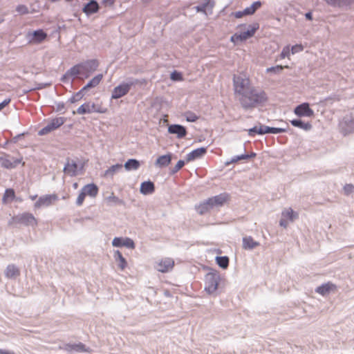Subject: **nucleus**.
I'll use <instances>...</instances> for the list:
<instances>
[{"instance_id":"63","label":"nucleus","mask_w":354,"mask_h":354,"mask_svg":"<svg viewBox=\"0 0 354 354\" xmlns=\"http://www.w3.org/2000/svg\"><path fill=\"white\" fill-rule=\"evenodd\" d=\"M36 198H37V196H31V199H32V200H35Z\"/></svg>"},{"instance_id":"53","label":"nucleus","mask_w":354,"mask_h":354,"mask_svg":"<svg viewBox=\"0 0 354 354\" xmlns=\"http://www.w3.org/2000/svg\"><path fill=\"white\" fill-rule=\"evenodd\" d=\"M198 118V117L193 113H189L187 116V120L189 122H195Z\"/></svg>"},{"instance_id":"4","label":"nucleus","mask_w":354,"mask_h":354,"mask_svg":"<svg viewBox=\"0 0 354 354\" xmlns=\"http://www.w3.org/2000/svg\"><path fill=\"white\" fill-rule=\"evenodd\" d=\"M66 122V118L64 117H59L52 119L46 127L42 128L39 131V135L44 136L49 133L50 132L58 129Z\"/></svg>"},{"instance_id":"10","label":"nucleus","mask_w":354,"mask_h":354,"mask_svg":"<svg viewBox=\"0 0 354 354\" xmlns=\"http://www.w3.org/2000/svg\"><path fill=\"white\" fill-rule=\"evenodd\" d=\"M294 112L299 117H311L314 114L313 111L310 108L309 104L308 103H303L297 106L295 109Z\"/></svg>"},{"instance_id":"30","label":"nucleus","mask_w":354,"mask_h":354,"mask_svg":"<svg viewBox=\"0 0 354 354\" xmlns=\"http://www.w3.org/2000/svg\"><path fill=\"white\" fill-rule=\"evenodd\" d=\"M20 274L19 270L14 265H10L7 267L6 276L8 278L15 279Z\"/></svg>"},{"instance_id":"26","label":"nucleus","mask_w":354,"mask_h":354,"mask_svg":"<svg viewBox=\"0 0 354 354\" xmlns=\"http://www.w3.org/2000/svg\"><path fill=\"white\" fill-rule=\"evenodd\" d=\"M211 209H212V207L210 205L208 199L196 206V211L201 215L208 212Z\"/></svg>"},{"instance_id":"56","label":"nucleus","mask_w":354,"mask_h":354,"mask_svg":"<svg viewBox=\"0 0 354 354\" xmlns=\"http://www.w3.org/2000/svg\"><path fill=\"white\" fill-rule=\"evenodd\" d=\"M288 221H289L288 219H287V218H286L282 216V218L280 221V225L281 226H283L284 227H286L288 225Z\"/></svg>"},{"instance_id":"27","label":"nucleus","mask_w":354,"mask_h":354,"mask_svg":"<svg viewBox=\"0 0 354 354\" xmlns=\"http://www.w3.org/2000/svg\"><path fill=\"white\" fill-rule=\"evenodd\" d=\"M32 41L35 43H41L46 39L47 34L43 30H37L32 33Z\"/></svg>"},{"instance_id":"28","label":"nucleus","mask_w":354,"mask_h":354,"mask_svg":"<svg viewBox=\"0 0 354 354\" xmlns=\"http://www.w3.org/2000/svg\"><path fill=\"white\" fill-rule=\"evenodd\" d=\"M354 0H326V3L333 7H343L351 4Z\"/></svg>"},{"instance_id":"37","label":"nucleus","mask_w":354,"mask_h":354,"mask_svg":"<svg viewBox=\"0 0 354 354\" xmlns=\"http://www.w3.org/2000/svg\"><path fill=\"white\" fill-rule=\"evenodd\" d=\"M282 216L288 219L290 221H293L297 218L298 214L295 213L291 208L286 209L282 212Z\"/></svg>"},{"instance_id":"52","label":"nucleus","mask_w":354,"mask_h":354,"mask_svg":"<svg viewBox=\"0 0 354 354\" xmlns=\"http://www.w3.org/2000/svg\"><path fill=\"white\" fill-rule=\"evenodd\" d=\"M124 246L129 248H134L135 247L133 241L129 238L124 239Z\"/></svg>"},{"instance_id":"22","label":"nucleus","mask_w":354,"mask_h":354,"mask_svg":"<svg viewBox=\"0 0 354 354\" xmlns=\"http://www.w3.org/2000/svg\"><path fill=\"white\" fill-rule=\"evenodd\" d=\"M65 349L68 351L77 352H89V349L86 348L85 345L81 342L78 344H68L65 346Z\"/></svg>"},{"instance_id":"23","label":"nucleus","mask_w":354,"mask_h":354,"mask_svg":"<svg viewBox=\"0 0 354 354\" xmlns=\"http://www.w3.org/2000/svg\"><path fill=\"white\" fill-rule=\"evenodd\" d=\"M102 78H103L102 74H99V75L95 76L93 78H92L89 81V82L86 86H84L80 90V92H84V91H86L90 88H93V87L97 86L100 84V82L102 81Z\"/></svg>"},{"instance_id":"20","label":"nucleus","mask_w":354,"mask_h":354,"mask_svg":"<svg viewBox=\"0 0 354 354\" xmlns=\"http://www.w3.org/2000/svg\"><path fill=\"white\" fill-rule=\"evenodd\" d=\"M82 191L84 192L86 196L94 198L97 195L99 189L96 185L91 183L84 186Z\"/></svg>"},{"instance_id":"49","label":"nucleus","mask_w":354,"mask_h":354,"mask_svg":"<svg viewBox=\"0 0 354 354\" xmlns=\"http://www.w3.org/2000/svg\"><path fill=\"white\" fill-rule=\"evenodd\" d=\"M304 50V46L301 44H296L291 48V53L295 54Z\"/></svg>"},{"instance_id":"6","label":"nucleus","mask_w":354,"mask_h":354,"mask_svg":"<svg viewBox=\"0 0 354 354\" xmlns=\"http://www.w3.org/2000/svg\"><path fill=\"white\" fill-rule=\"evenodd\" d=\"M132 85H133V82L123 83L118 85V86L114 88L112 92L111 97L113 99H118L124 96L129 93Z\"/></svg>"},{"instance_id":"17","label":"nucleus","mask_w":354,"mask_h":354,"mask_svg":"<svg viewBox=\"0 0 354 354\" xmlns=\"http://www.w3.org/2000/svg\"><path fill=\"white\" fill-rule=\"evenodd\" d=\"M99 8L97 2L96 1L91 0L84 6L82 10L86 15H90L96 13L99 10Z\"/></svg>"},{"instance_id":"25","label":"nucleus","mask_w":354,"mask_h":354,"mask_svg":"<svg viewBox=\"0 0 354 354\" xmlns=\"http://www.w3.org/2000/svg\"><path fill=\"white\" fill-rule=\"evenodd\" d=\"M255 30H256V29H252L251 30H248V31L243 32L241 33L240 35L236 34L232 37L231 40L232 41H235L237 40H241V41L245 40L248 38L252 37L254 34Z\"/></svg>"},{"instance_id":"55","label":"nucleus","mask_w":354,"mask_h":354,"mask_svg":"<svg viewBox=\"0 0 354 354\" xmlns=\"http://www.w3.org/2000/svg\"><path fill=\"white\" fill-rule=\"evenodd\" d=\"M10 102V99L7 98L4 100L1 103H0V111H1L5 106L9 104Z\"/></svg>"},{"instance_id":"1","label":"nucleus","mask_w":354,"mask_h":354,"mask_svg":"<svg viewBox=\"0 0 354 354\" xmlns=\"http://www.w3.org/2000/svg\"><path fill=\"white\" fill-rule=\"evenodd\" d=\"M239 100L244 109H250L266 104L268 101V96L265 91L252 86L248 93L239 97Z\"/></svg>"},{"instance_id":"60","label":"nucleus","mask_w":354,"mask_h":354,"mask_svg":"<svg viewBox=\"0 0 354 354\" xmlns=\"http://www.w3.org/2000/svg\"><path fill=\"white\" fill-rule=\"evenodd\" d=\"M104 107L102 104H95V108Z\"/></svg>"},{"instance_id":"48","label":"nucleus","mask_w":354,"mask_h":354,"mask_svg":"<svg viewBox=\"0 0 354 354\" xmlns=\"http://www.w3.org/2000/svg\"><path fill=\"white\" fill-rule=\"evenodd\" d=\"M86 194H84V192H83L82 190H81V192L80 193L77 198V201H76V203L77 205L80 206L83 204L84 201V199H85V197H86Z\"/></svg>"},{"instance_id":"7","label":"nucleus","mask_w":354,"mask_h":354,"mask_svg":"<svg viewBox=\"0 0 354 354\" xmlns=\"http://www.w3.org/2000/svg\"><path fill=\"white\" fill-rule=\"evenodd\" d=\"M57 200L58 196L56 194L45 195L39 198L37 201L35 203V207L40 208L41 207H48Z\"/></svg>"},{"instance_id":"12","label":"nucleus","mask_w":354,"mask_h":354,"mask_svg":"<svg viewBox=\"0 0 354 354\" xmlns=\"http://www.w3.org/2000/svg\"><path fill=\"white\" fill-rule=\"evenodd\" d=\"M229 199L228 194L223 193L219 195L211 197L208 198L210 205L212 208L214 207L222 206Z\"/></svg>"},{"instance_id":"46","label":"nucleus","mask_w":354,"mask_h":354,"mask_svg":"<svg viewBox=\"0 0 354 354\" xmlns=\"http://www.w3.org/2000/svg\"><path fill=\"white\" fill-rule=\"evenodd\" d=\"M255 156H256L255 153H252L250 155H248V154L241 155V156H236L234 159L232 160V162H236L239 160L248 159L249 158H252V157H255Z\"/></svg>"},{"instance_id":"45","label":"nucleus","mask_w":354,"mask_h":354,"mask_svg":"<svg viewBox=\"0 0 354 354\" xmlns=\"http://www.w3.org/2000/svg\"><path fill=\"white\" fill-rule=\"evenodd\" d=\"M289 55H290V47H289V46H286L283 48V50L280 54V58L284 59L286 57H288Z\"/></svg>"},{"instance_id":"40","label":"nucleus","mask_w":354,"mask_h":354,"mask_svg":"<svg viewBox=\"0 0 354 354\" xmlns=\"http://www.w3.org/2000/svg\"><path fill=\"white\" fill-rule=\"evenodd\" d=\"M83 64L86 66V70L88 75H90L91 72L95 71L98 66V62L96 60H90Z\"/></svg>"},{"instance_id":"35","label":"nucleus","mask_w":354,"mask_h":354,"mask_svg":"<svg viewBox=\"0 0 354 354\" xmlns=\"http://www.w3.org/2000/svg\"><path fill=\"white\" fill-rule=\"evenodd\" d=\"M140 162L138 160L136 159H129L128 160L126 163L124 164V168L128 170H136L140 167Z\"/></svg>"},{"instance_id":"14","label":"nucleus","mask_w":354,"mask_h":354,"mask_svg":"<svg viewBox=\"0 0 354 354\" xmlns=\"http://www.w3.org/2000/svg\"><path fill=\"white\" fill-rule=\"evenodd\" d=\"M168 132L171 134H176L178 138H183L187 135L186 129L180 124H171L169 126Z\"/></svg>"},{"instance_id":"5","label":"nucleus","mask_w":354,"mask_h":354,"mask_svg":"<svg viewBox=\"0 0 354 354\" xmlns=\"http://www.w3.org/2000/svg\"><path fill=\"white\" fill-rule=\"evenodd\" d=\"M218 279V274L209 273L207 275L205 290L208 293H213L217 290Z\"/></svg>"},{"instance_id":"21","label":"nucleus","mask_w":354,"mask_h":354,"mask_svg":"<svg viewBox=\"0 0 354 354\" xmlns=\"http://www.w3.org/2000/svg\"><path fill=\"white\" fill-rule=\"evenodd\" d=\"M140 192L144 195L151 194L155 191V186L151 181H145L141 183Z\"/></svg>"},{"instance_id":"19","label":"nucleus","mask_w":354,"mask_h":354,"mask_svg":"<svg viewBox=\"0 0 354 354\" xmlns=\"http://www.w3.org/2000/svg\"><path fill=\"white\" fill-rule=\"evenodd\" d=\"M21 162L19 159L12 160L8 157L0 158V163L2 167L6 169H12L19 165Z\"/></svg>"},{"instance_id":"54","label":"nucleus","mask_w":354,"mask_h":354,"mask_svg":"<svg viewBox=\"0 0 354 354\" xmlns=\"http://www.w3.org/2000/svg\"><path fill=\"white\" fill-rule=\"evenodd\" d=\"M82 93V92L80 91L75 96L71 97L70 100L71 102L74 103V102H77L78 100L81 99L82 98V95H81Z\"/></svg>"},{"instance_id":"15","label":"nucleus","mask_w":354,"mask_h":354,"mask_svg":"<svg viewBox=\"0 0 354 354\" xmlns=\"http://www.w3.org/2000/svg\"><path fill=\"white\" fill-rule=\"evenodd\" d=\"M207 152V149L205 147L198 148L196 149L193 150L192 152L187 155V162L192 161L195 159L201 158Z\"/></svg>"},{"instance_id":"13","label":"nucleus","mask_w":354,"mask_h":354,"mask_svg":"<svg viewBox=\"0 0 354 354\" xmlns=\"http://www.w3.org/2000/svg\"><path fill=\"white\" fill-rule=\"evenodd\" d=\"M68 73L71 76H77L79 75H84L85 77H88L89 76L87 70L86 66H84L83 64H80L72 67Z\"/></svg>"},{"instance_id":"11","label":"nucleus","mask_w":354,"mask_h":354,"mask_svg":"<svg viewBox=\"0 0 354 354\" xmlns=\"http://www.w3.org/2000/svg\"><path fill=\"white\" fill-rule=\"evenodd\" d=\"M339 129L342 133L344 136L354 132V119L348 120L344 118L339 123Z\"/></svg>"},{"instance_id":"43","label":"nucleus","mask_w":354,"mask_h":354,"mask_svg":"<svg viewBox=\"0 0 354 354\" xmlns=\"http://www.w3.org/2000/svg\"><path fill=\"white\" fill-rule=\"evenodd\" d=\"M185 165V162L183 160L178 161L177 164L174 166V167L171 170L172 174H175L178 172L181 168H183Z\"/></svg>"},{"instance_id":"2","label":"nucleus","mask_w":354,"mask_h":354,"mask_svg":"<svg viewBox=\"0 0 354 354\" xmlns=\"http://www.w3.org/2000/svg\"><path fill=\"white\" fill-rule=\"evenodd\" d=\"M233 86L234 94L239 95V98L245 95L252 87L250 77L245 73L234 75Z\"/></svg>"},{"instance_id":"62","label":"nucleus","mask_w":354,"mask_h":354,"mask_svg":"<svg viewBox=\"0 0 354 354\" xmlns=\"http://www.w3.org/2000/svg\"><path fill=\"white\" fill-rule=\"evenodd\" d=\"M73 187H74L75 189H77V188L78 187V184H77V183H75L73 184Z\"/></svg>"},{"instance_id":"59","label":"nucleus","mask_w":354,"mask_h":354,"mask_svg":"<svg viewBox=\"0 0 354 354\" xmlns=\"http://www.w3.org/2000/svg\"><path fill=\"white\" fill-rule=\"evenodd\" d=\"M306 19L311 20L312 19V14L310 12H308L306 14Z\"/></svg>"},{"instance_id":"18","label":"nucleus","mask_w":354,"mask_h":354,"mask_svg":"<svg viewBox=\"0 0 354 354\" xmlns=\"http://www.w3.org/2000/svg\"><path fill=\"white\" fill-rule=\"evenodd\" d=\"M336 289V286L330 282L322 284L317 287L315 290L316 292L324 296L328 294L330 291H333Z\"/></svg>"},{"instance_id":"33","label":"nucleus","mask_w":354,"mask_h":354,"mask_svg":"<svg viewBox=\"0 0 354 354\" xmlns=\"http://www.w3.org/2000/svg\"><path fill=\"white\" fill-rule=\"evenodd\" d=\"M268 127H267V126L261 125L259 127H254V128L250 129L249 130V135L254 136L255 135V133L261 134V135L268 133V132L266 131L268 130Z\"/></svg>"},{"instance_id":"61","label":"nucleus","mask_w":354,"mask_h":354,"mask_svg":"<svg viewBox=\"0 0 354 354\" xmlns=\"http://www.w3.org/2000/svg\"><path fill=\"white\" fill-rule=\"evenodd\" d=\"M106 2H110L111 4H113L114 2V0H104Z\"/></svg>"},{"instance_id":"38","label":"nucleus","mask_w":354,"mask_h":354,"mask_svg":"<svg viewBox=\"0 0 354 354\" xmlns=\"http://www.w3.org/2000/svg\"><path fill=\"white\" fill-rule=\"evenodd\" d=\"M216 262L221 268L225 269L229 266V258L226 256L216 257Z\"/></svg>"},{"instance_id":"16","label":"nucleus","mask_w":354,"mask_h":354,"mask_svg":"<svg viewBox=\"0 0 354 354\" xmlns=\"http://www.w3.org/2000/svg\"><path fill=\"white\" fill-rule=\"evenodd\" d=\"M78 169V165L75 161L71 160L67 162L64 168V171L66 174L71 176H75L77 174Z\"/></svg>"},{"instance_id":"24","label":"nucleus","mask_w":354,"mask_h":354,"mask_svg":"<svg viewBox=\"0 0 354 354\" xmlns=\"http://www.w3.org/2000/svg\"><path fill=\"white\" fill-rule=\"evenodd\" d=\"M114 258L121 270H124L127 267V262L119 250L114 252Z\"/></svg>"},{"instance_id":"8","label":"nucleus","mask_w":354,"mask_h":354,"mask_svg":"<svg viewBox=\"0 0 354 354\" xmlns=\"http://www.w3.org/2000/svg\"><path fill=\"white\" fill-rule=\"evenodd\" d=\"M174 266V261L171 258H164L160 260L156 265L158 271L165 273L171 271Z\"/></svg>"},{"instance_id":"42","label":"nucleus","mask_w":354,"mask_h":354,"mask_svg":"<svg viewBox=\"0 0 354 354\" xmlns=\"http://www.w3.org/2000/svg\"><path fill=\"white\" fill-rule=\"evenodd\" d=\"M266 131L268 132V133H279L286 132V129L282 128H274L268 127V129Z\"/></svg>"},{"instance_id":"41","label":"nucleus","mask_w":354,"mask_h":354,"mask_svg":"<svg viewBox=\"0 0 354 354\" xmlns=\"http://www.w3.org/2000/svg\"><path fill=\"white\" fill-rule=\"evenodd\" d=\"M284 68H288V66H282L281 65H278L276 66L270 67L266 69L267 73H278L283 70Z\"/></svg>"},{"instance_id":"50","label":"nucleus","mask_w":354,"mask_h":354,"mask_svg":"<svg viewBox=\"0 0 354 354\" xmlns=\"http://www.w3.org/2000/svg\"><path fill=\"white\" fill-rule=\"evenodd\" d=\"M171 79L174 81H182L183 77L181 73L174 71L171 75Z\"/></svg>"},{"instance_id":"29","label":"nucleus","mask_w":354,"mask_h":354,"mask_svg":"<svg viewBox=\"0 0 354 354\" xmlns=\"http://www.w3.org/2000/svg\"><path fill=\"white\" fill-rule=\"evenodd\" d=\"M171 160V155L167 154L160 156L156 160V165L159 167H166L169 165Z\"/></svg>"},{"instance_id":"3","label":"nucleus","mask_w":354,"mask_h":354,"mask_svg":"<svg viewBox=\"0 0 354 354\" xmlns=\"http://www.w3.org/2000/svg\"><path fill=\"white\" fill-rule=\"evenodd\" d=\"M93 112L105 113L107 112V109L106 107L95 108V103L91 104L90 102H86L81 105L76 111H73V114L75 115L77 113L82 115Z\"/></svg>"},{"instance_id":"57","label":"nucleus","mask_w":354,"mask_h":354,"mask_svg":"<svg viewBox=\"0 0 354 354\" xmlns=\"http://www.w3.org/2000/svg\"><path fill=\"white\" fill-rule=\"evenodd\" d=\"M0 354H15V353L12 351L0 349Z\"/></svg>"},{"instance_id":"9","label":"nucleus","mask_w":354,"mask_h":354,"mask_svg":"<svg viewBox=\"0 0 354 354\" xmlns=\"http://www.w3.org/2000/svg\"><path fill=\"white\" fill-rule=\"evenodd\" d=\"M16 220L18 223L26 225L35 226L37 225V219L30 213L25 212L19 214L16 217Z\"/></svg>"},{"instance_id":"51","label":"nucleus","mask_w":354,"mask_h":354,"mask_svg":"<svg viewBox=\"0 0 354 354\" xmlns=\"http://www.w3.org/2000/svg\"><path fill=\"white\" fill-rule=\"evenodd\" d=\"M344 191L346 194H350L354 192V186L351 184H347L344 187Z\"/></svg>"},{"instance_id":"39","label":"nucleus","mask_w":354,"mask_h":354,"mask_svg":"<svg viewBox=\"0 0 354 354\" xmlns=\"http://www.w3.org/2000/svg\"><path fill=\"white\" fill-rule=\"evenodd\" d=\"M122 167V165L120 164H116L115 165H112L107 170L105 171L104 176H113L117 171H118L120 169H121Z\"/></svg>"},{"instance_id":"36","label":"nucleus","mask_w":354,"mask_h":354,"mask_svg":"<svg viewBox=\"0 0 354 354\" xmlns=\"http://www.w3.org/2000/svg\"><path fill=\"white\" fill-rule=\"evenodd\" d=\"M261 6V3L260 1H255L254 2L251 6L246 8L244 10V15H252L255 12V11L259 8Z\"/></svg>"},{"instance_id":"44","label":"nucleus","mask_w":354,"mask_h":354,"mask_svg":"<svg viewBox=\"0 0 354 354\" xmlns=\"http://www.w3.org/2000/svg\"><path fill=\"white\" fill-rule=\"evenodd\" d=\"M112 244L115 247L124 246V239L115 237L113 239Z\"/></svg>"},{"instance_id":"31","label":"nucleus","mask_w":354,"mask_h":354,"mask_svg":"<svg viewBox=\"0 0 354 354\" xmlns=\"http://www.w3.org/2000/svg\"><path fill=\"white\" fill-rule=\"evenodd\" d=\"M259 243L255 241L251 236L245 237L243 239V247L245 249H253Z\"/></svg>"},{"instance_id":"34","label":"nucleus","mask_w":354,"mask_h":354,"mask_svg":"<svg viewBox=\"0 0 354 354\" xmlns=\"http://www.w3.org/2000/svg\"><path fill=\"white\" fill-rule=\"evenodd\" d=\"M290 123L294 127L301 128L306 131H308L312 128V125L310 123H309V122L304 123L302 121L299 120H292L290 121Z\"/></svg>"},{"instance_id":"47","label":"nucleus","mask_w":354,"mask_h":354,"mask_svg":"<svg viewBox=\"0 0 354 354\" xmlns=\"http://www.w3.org/2000/svg\"><path fill=\"white\" fill-rule=\"evenodd\" d=\"M16 10L21 15H25V14L28 13V8L24 5H19L16 8Z\"/></svg>"},{"instance_id":"32","label":"nucleus","mask_w":354,"mask_h":354,"mask_svg":"<svg viewBox=\"0 0 354 354\" xmlns=\"http://www.w3.org/2000/svg\"><path fill=\"white\" fill-rule=\"evenodd\" d=\"M15 198V193L12 189H7L3 194L2 201L4 204L12 201Z\"/></svg>"},{"instance_id":"58","label":"nucleus","mask_w":354,"mask_h":354,"mask_svg":"<svg viewBox=\"0 0 354 354\" xmlns=\"http://www.w3.org/2000/svg\"><path fill=\"white\" fill-rule=\"evenodd\" d=\"M244 15V10L243 12H237L235 13V16L237 18H241Z\"/></svg>"}]
</instances>
